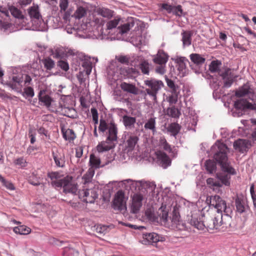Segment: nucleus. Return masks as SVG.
Returning <instances> with one entry per match:
<instances>
[{
	"instance_id": "nucleus-1",
	"label": "nucleus",
	"mask_w": 256,
	"mask_h": 256,
	"mask_svg": "<svg viewBox=\"0 0 256 256\" xmlns=\"http://www.w3.org/2000/svg\"><path fill=\"white\" fill-rule=\"evenodd\" d=\"M228 149L226 146L217 141L211 148V152L214 154V158L220 166L222 172L216 174V178L222 184L230 185V175L236 174L235 170L230 165L228 162L227 153Z\"/></svg>"
},
{
	"instance_id": "nucleus-2",
	"label": "nucleus",
	"mask_w": 256,
	"mask_h": 256,
	"mask_svg": "<svg viewBox=\"0 0 256 256\" xmlns=\"http://www.w3.org/2000/svg\"><path fill=\"white\" fill-rule=\"evenodd\" d=\"M108 130L107 136L105 140L100 142L96 146L98 152H104L113 148L116 145L118 140V128L116 125L113 122H107L104 120L100 119L98 130L104 132Z\"/></svg>"
},
{
	"instance_id": "nucleus-3",
	"label": "nucleus",
	"mask_w": 256,
	"mask_h": 256,
	"mask_svg": "<svg viewBox=\"0 0 256 256\" xmlns=\"http://www.w3.org/2000/svg\"><path fill=\"white\" fill-rule=\"evenodd\" d=\"M235 94L238 98L247 96L250 100L254 102V104H252L243 98L238 100L235 102L234 104V108L236 110H256V102L254 101L256 94L254 90L250 88L249 84H245L240 88L236 90Z\"/></svg>"
},
{
	"instance_id": "nucleus-4",
	"label": "nucleus",
	"mask_w": 256,
	"mask_h": 256,
	"mask_svg": "<svg viewBox=\"0 0 256 256\" xmlns=\"http://www.w3.org/2000/svg\"><path fill=\"white\" fill-rule=\"evenodd\" d=\"M48 176L52 180V184L54 187H62L63 192L65 194L70 193L74 195L76 194L78 186L72 182L71 178H60V175L58 172H50Z\"/></svg>"
},
{
	"instance_id": "nucleus-5",
	"label": "nucleus",
	"mask_w": 256,
	"mask_h": 256,
	"mask_svg": "<svg viewBox=\"0 0 256 256\" xmlns=\"http://www.w3.org/2000/svg\"><path fill=\"white\" fill-rule=\"evenodd\" d=\"M206 202L210 204L211 208L209 210L214 211L216 214L220 212L222 214V212L228 213L232 212L230 208L226 206V202L218 196H208Z\"/></svg>"
},
{
	"instance_id": "nucleus-6",
	"label": "nucleus",
	"mask_w": 256,
	"mask_h": 256,
	"mask_svg": "<svg viewBox=\"0 0 256 256\" xmlns=\"http://www.w3.org/2000/svg\"><path fill=\"white\" fill-rule=\"evenodd\" d=\"M205 217L204 220V228L210 230L218 229L220 226V222H222V214L220 212L216 213L213 210H208L206 213L202 214Z\"/></svg>"
},
{
	"instance_id": "nucleus-7",
	"label": "nucleus",
	"mask_w": 256,
	"mask_h": 256,
	"mask_svg": "<svg viewBox=\"0 0 256 256\" xmlns=\"http://www.w3.org/2000/svg\"><path fill=\"white\" fill-rule=\"evenodd\" d=\"M144 82L146 86H148L146 89V94L154 102H156L157 94L164 86V83L160 80L153 78L145 80Z\"/></svg>"
},
{
	"instance_id": "nucleus-8",
	"label": "nucleus",
	"mask_w": 256,
	"mask_h": 256,
	"mask_svg": "<svg viewBox=\"0 0 256 256\" xmlns=\"http://www.w3.org/2000/svg\"><path fill=\"white\" fill-rule=\"evenodd\" d=\"M201 212L196 208L187 216V220L192 226L198 230H202L204 228V220H201Z\"/></svg>"
},
{
	"instance_id": "nucleus-9",
	"label": "nucleus",
	"mask_w": 256,
	"mask_h": 256,
	"mask_svg": "<svg viewBox=\"0 0 256 256\" xmlns=\"http://www.w3.org/2000/svg\"><path fill=\"white\" fill-rule=\"evenodd\" d=\"M98 188L84 189L78 192V198L86 203H93L98 198Z\"/></svg>"
},
{
	"instance_id": "nucleus-10",
	"label": "nucleus",
	"mask_w": 256,
	"mask_h": 256,
	"mask_svg": "<svg viewBox=\"0 0 256 256\" xmlns=\"http://www.w3.org/2000/svg\"><path fill=\"white\" fill-rule=\"evenodd\" d=\"M12 82L10 84V86L13 90H21L23 85L22 84L23 81L25 86H26L30 84L32 80L30 76L28 74L24 76V77L20 76H14L12 78Z\"/></svg>"
},
{
	"instance_id": "nucleus-11",
	"label": "nucleus",
	"mask_w": 256,
	"mask_h": 256,
	"mask_svg": "<svg viewBox=\"0 0 256 256\" xmlns=\"http://www.w3.org/2000/svg\"><path fill=\"white\" fill-rule=\"evenodd\" d=\"M113 208L115 210H126V200L124 192L118 190L114 196L113 201Z\"/></svg>"
},
{
	"instance_id": "nucleus-12",
	"label": "nucleus",
	"mask_w": 256,
	"mask_h": 256,
	"mask_svg": "<svg viewBox=\"0 0 256 256\" xmlns=\"http://www.w3.org/2000/svg\"><path fill=\"white\" fill-rule=\"evenodd\" d=\"M121 21V18L120 17H116L114 19L108 21L106 24V29L101 28L100 34L99 36L102 38H106L107 36L110 33V30L116 28Z\"/></svg>"
},
{
	"instance_id": "nucleus-13",
	"label": "nucleus",
	"mask_w": 256,
	"mask_h": 256,
	"mask_svg": "<svg viewBox=\"0 0 256 256\" xmlns=\"http://www.w3.org/2000/svg\"><path fill=\"white\" fill-rule=\"evenodd\" d=\"M125 181L130 182L131 184L133 186L138 187V190H142L144 189L147 190H149L150 191H152L156 188V184L152 182L144 180L132 181L130 180H126Z\"/></svg>"
},
{
	"instance_id": "nucleus-14",
	"label": "nucleus",
	"mask_w": 256,
	"mask_h": 256,
	"mask_svg": "<svg viewBox=\"0 0 256 256\" xmlns=\"http://www.w3.org/2000/svg\"><path fill=\"white\" fill-rule=\"evenodd\" d=\"M143 196L138 193L134 194L132 198V202L130 206V212L133 214L138 212L142 206Z\"/></svg>"
},
{
	"instance_id": "nucleus-15",
	"label": "nucleus",
	"mask_w": 256,
	"mask_h": 256,
	"mask_svg": "<svg viewBox=\"0 0 256 256\" xmlns=\"http://www.w3.org/2000/svg\"><path fill=\"white\" fill-rule=\"evenodd\" d=\"M52 156L56 166L63 168L65 166V156L62 152L57 149L53 150Z\"/></svg>"
},
{
	"instance_id": "nucleus-16",
	"label": "nucleus",
	"mask_w": 256,
	"mask_h": 256,
	"mask_svg": "<svg viewBox=\"0 0 256 256\" xmlns=\"http://www.w3.org/2000/svg\"><path fill=\"white\" fill-rule=\"evenodd\" d=\"M250 146V142L246 140L238 139L234 143V149L242 153L247 151Z\"/></svg>"
},
{
	"instance_id": "nucleus-17",
	"label": "nucleus",
	"mask_w": 256,
	"mask_h": 256,
	"mask_svg": "<svg viewBox=\"0 0 256 256\" xmlns=\"http://www.w3.org/2000/svg\"><path fill=\"white\" fill-rule=\"evenodd\" d=\"M172 223V226L174 228H176L180 230H183L186 228L185 224L180 220L179 214L175 211L173 212Z\"/></svg>"
},
{
	"instance_id": "nucleus-18",
	"label": "nucleus",
	"mask_w": 256,
	"mask_h": 256,
	"mask_svg": "<svg viewBox=\"0 0 256 256\" xmlns=\"http://www.w3.org/2000/svg\"><path fill=\"white\" fill-rule=\"evenodd\" d=\"M162 8L166 10L168 13H172L178 16H181L183 14L182 6L180 5L172 6L166 4H162Z\"/></svg>"
},
{
	"instance_id": "nucleus-19",
	"label": "nucleus",
	"mask_w": 256,
	"mask_h": 256,
	"mask_svg": "<svg viewBox=\"0 0 256 256\" xmlns=\"http://www.w3.org/2000/svg\"><path fill=\"white\" fill-rule=\"evenodd\" d=\"M224 82V86L225 88H230L234 82V78L233 74H232L231 70L230 68L226 69L225 71L220 74Z\"/></svg>"
},
{
	"instance_id": "nucleus-20",
	"label": "nucleus",
	"mask_w": 256,
	"mask_h": 256,
	"mask_svg": "<svg viewBox=\"0 0 256 256\" xmlns=\"http://www.w3.org/2000/svg\"><path fill=\"white\" fill-rule=\"evenodd\" d=\"M158 160L160 162L162 166L166 168L171 164V160L169 156L164 152L158 150L156 152Z\"/></svg>"
},
{
	"instance_id": "nucleus-21",
	"label": "nucleus",
	"mask_w": 256,
	"mask_h": 256,
	"mask_svg": "<svg viewBox=\"0 0 256 256\" xmlns=\"http://www.w3.org/2000/svg\"><path fill=\"white\" fill-rule=\"evenodd\" d=\"M169 56L162 50H159L154 56L153 61L156 64H166Z\"/></svg>"
},
{
	"instance_id": "nucleus-22",
	"label": "nucleus",
	"mask_w": 256,
	"mask_h": 256,
	"mask_svg": "<svg viewBox=\"0 0 256 256\" xmlns=\"http://www.w3.org/2000/svg\"><path fill=\"white\" fill-rule=\"evenodd\" d=\"M138 138L136 136H130L124 142L125 150L128 152L133 150L138 143Z\"/></svg>"
},
{
	"instance_id": "nucleus-23",
	"label": "nucleus",
	"mask_w": 256,
	"mask_h": 256,
	"mask_svg": "<svg viewBox=\"0 0 256 256\" xmlns=\"http://www.w3.org/2000/svg\"><path fill=\"white\" fill-rule=\"evenodd\" d=\"M160 146L166 152H168L170 156L174 157L177 154V152L174 147L171 146L167 142L164 138H161L160 140Z\"/></svg>"
},
{
	"instance_id": "nucleus-24",
	"label": "nucleus",
	"mask_w": 256,
	"mask_h": 256,
	"mask_svg": "<svg viewBox=\"0 0 256 256\" xmlns=\"http://www.w3.org/2000/svg\"><path fill=\"white\" fill-rule=\"evenodd\" d=\"M28 14L32 20H40L42 18L38 6H34L28 9Z\"/></svg>"
},
{
	"instance_id": "nucleus-25",
	"label": "nucleus",
	"mask_w": 256,
	"mask_h": 256,
	"mask_svg": "<svg viewBox=\"0 0 256 256\" xmlns=\"http://www.w3.org/2000/svg\"><path fill=\"white\" fill-rule=\"evenodd\" d=\"M38 96L40 102L43 103L44 105L48 108L50 107L52 101V98L46 94L44 90H40Z\"/></svg>"
},
{
	"instance_id": "nucleus-26",
	"label": "nucleus",
	"mask_w": 256,
	"mask_h": 256,
	"mask_svg": "<svg viewBox=\"0 0 256 256\" xmlns=\"http://www.w3.org/2000/svg\"><path fill=\"white\" fill-rule=\"evenodd\" d=\"M120 88L124 91L134 95L138 93V89L135 85L123 82L120 84Z\"/></svg>"
},
{
	"instance_id": "nucleus-27",
	"label": "nucleus",
	"mask_w": 256,
	"mask_h": 256,
	"mask_svg": "<svg viewBox=\"0 0 256 256\" xmlns=\"http://www.w3.org/2000/svg\"><path fill=\"white\" fill-rule=\"evenodd\" d=\"M144 238L150 243L163 242L165 240V238L164 237L160 236L158 234L154 232L145 234Z\"/></svg>"
},
{
	"instance_id": "nucleus-28",
	"label": "nucleus",
	"mask_w": 256,
	"mask_h": 256,
	"mask_svg": "<svg viewBox=\"0 0 256 256\" xmlns=\"http://www.w3.org/2000/svg\"><path fill=\"white\" fill-rule=\"evenodd\" d=\"M90 22L92 26H96V28H100V29L103 28L102 26L104 25V21L100 16L95 13V14L92 16V19L91 20ZM100 34V32L98 34V36Z\"/></svg>"
},
{
	"instance_id": "nucleus-29",
	"label": "nucleus",
	"mask_w": 256,
	"mask_h": 256,
	"mask_svg": "<svg viewBox=\"0 0 256 256\" xmlns=\"http://www.w3.org/2000/svg\"><path fill=\"white\" fill-rule=\"evenodd\" d=\"M95 13L101 17L110 19L113 16L114 12L104 8H100L96 10Z\"/></svg>"
},
{
	"instance_id": "nucleus-30",
	"label": "nucleus",
	"mask_w": 256,
	"mask_h": 256,
	"mask_svg": "<svg viewBox=\"0 0 256 256\" xmlns=\"http://www.w3.org/2000/svg\"><path fill=\"white\" fill-rule=\"evenodd\" d=\"M183 47L190 46L192 44V33L190 31L184 30L182 34Z\"/></svg>"
},
{
	"instance_id": "nucleus-31",
	"label": "nucleus",
	"mask_w": 256,
	"mask_h": 256,
	"mask_svg": "<svg viewBox=\"0 0 256 256\" xmlns=\"http://www.w3.org/2000/svg\"><path fill=\"white\" fill-rule=\"evenodd\" d=\"M8 10H10L11 14L14 17L18 19V21H24V16L22 14V12L17 8L14 6H10L8 8Z\"/></svg>"
},
{
	"instance_id": "nucleus-32",
	"label": "nucleus",
	"mask_w": 256,
	"mask_h": 256,
	"mask_svg": "<svg viewBox=\"0 0 256 256\" xmlns=\"http://www.w3.org/2000/svg\"><path fill=\"white\" fill-rule=\"evenodd\" d=\"M176 62L178 64V70L184 74L185 72L186 62L188 60L184 57H178L176 58Z\"/></svg>"
},
{
	"instance_id": "nucleus-33",
	"label": "nucleus",
	"mask_w": 256,
	"mask_h": 256,
	"mask_svg": "<svg viewBox=\"0 0 256 256\" xmlns=\"http://www.w3.org/2000/svg\"><path fill=\"white\" fill-rule=\"evenodd\" d=\"M158 219L160 218L164 222H166L168 220V210L166 205L162 204L161 207L158 209V214H157Z\"/></svg>"
},
{
	"instance_id": "nucleus-34",
	"label": "nucleus",
	"mask_w": 256,
	"mask_h": 256,
	"mask_svg": "<svg viewBox=\"0 0 256 256\" xmlns=\"http://www.w3.org/2000/svg\"><path fill=\"white\" fill-rule=\"evenodd\" d=\"M235 204L237 212L241 214L245 211L246 205L242 197L236 196L235 200Z\"/></svg>"
},
{
	"instance_id": "nucleus-35",
	"label": "nucleus",
	"mask_w": 256,
	"mask_h": 256,
	"mask_svg": "<svg viewBox=\"0 0 256 256\" xmlns=\"http://www.w3.org/2000/svg\"><path fill=\"white\" fill-rule=\"evenodd\" d=\"M230 213H224V215L222 214V222L219 220V222H220V224L222 228H228L231 226L232 218L230 216Z\"/></svg>"
},
{
	"instance_id": "nucleus-36",
	"label": "nucleus",
	"mask_w": 256,
	"mask_h": 256,
	"mask_svg": "<svg viewBox=\"0 0 256 256\" xmlns=\"http://www.w3.org/2000/svg\"><path fill=\"white\" fill-rule=\"evenodd\" d=\"M190 60L196 64L200 66L204 64L206 59L198 54H192L190 55Z\"/></svg>"
},
{
	"instance_id": "nucleus-37",
	"label": "nucleus",
	"mask_w": 256,
	"mask_h": 256,
	"mask_svg": "<svg viewBox=\"0 0 256 256\" xmlns=\"http://www.w3.org/2000/svg\"><path fill=\"white\" fill-rule=\"evenodd\" d=\"M241 122L244 125L249 124L250 122L252 124V137L254 140L256 141V118H251L248 120H242Z\"/></svg>"
},
{
	"instance_id": "nucleus-38",
	"label": "nucleus",
	"mask_w": 256,
	"mask_h": 256,
	"mask_svg": "<svg viewBox=\"0 0 256 256\" xmlns=\"http://www.w3.org/2000/svg\"><path fill=\"white\" fill-rule=\"evenodd\" d=\"M156 118H150L145 123L144 128L146 130H149L152 131L153 134L156 132Z\"/></svg>"
},
{
	"instance_id": "nucleus-39",
	"label": "nucleus",
	"mask_w": 256,
	"mask_h": 256,
	"mask_svg": "<svg viewBox=\"0 0 256 256\" xmlns=\"http://www.w3.org/2000/svg\"><path fill=\"white\" fill-rule=\"evenodd\" d=\"M13 230L16 234L24 235L29 234L31 230L26 226L20 225L14 228Z\"/></svg>"
},
{
	"instance_id": "nucleus-40",
	"label": "nucleus",
	"mask_w": 256,
	"mask_h": 256,
	"mask_svg": "<svg viewBox=\"0 0 256 256\" xmlns=\"http://www.w3.org/2000/svg\"><path fill=\"white\" fill-rule=\"evenodd\" d=\"M89 162L90 164V166H91L90 168H93L94 170V168H98L100 167V158L96 156L94 154H91L90 155Z\"/></svg>"
},
{
	"instance_id": "nucleus-41",
	"label": "nucleus",
	"mask_w": 256,
	"mask_h": 256,
	"mask_svg": "<svg viewBox=\"0 0 256 256\" xmlns=\"http://www.w3.org/2000/svg\"><path fill=\"white\" fill-rule=\"evenodd\" d=\"M123 123L126 128H132L136 123V120L134 117L124 116L122 118Z\"/></svg>"
},
{
	"instance_id": "nucleus-42",
	"label": "nucleus",
	"mask_w": 256,
	"mask_h": 256,
	"mask_svg": "<svg viewBox=\"0 0 256 256\" xmlns=\"http://www.w3.org/2000/svg\"><path fill=\"white\" fill-rule=\"evenodd\" d=\"M222 62L218 60H212L209 65V70L211 72H219Z\"/></svg>"
},
{
	"instance_id": "nucleus-43",
	"label": "nucleus",
	"mask_w": 256,
	"mask_h": 256,
	"mask_svg": "<svg viewBox=\"0 0 256 256\" xmlns=\"http://www.w3.org/2000/svg\"><path fill=\"white\" fill-rule=\"evenodd\" d=\"M62 132L63 138L66 140L71 141L74 140L76 137V134L72 130L68 128L66 130H64V129H62Z\"/></svg>"
},
{
	"instance_id": "nucleus-44",
	"label": "nucleus",
	"mask_w": 256,
	"mask_h": 256,
	"mask_svg": "<svg viewBox=\"0 0 256 256\" xmlns=\"http://www.w3.org/2000/svg\"><path fill=\"white\" fill-rule=\"evenodd\" d=\"M145 214L149 220L153 222L158 221V216L154 212V210L152 208H147L145 212Z\"/></svg>"
},
{
	"instance_id": "nucleus-45",
	"label": "nucleus",
	"mask_w": 256,
	"mask_h": 256,
	"mask_svg": "<svg viewBox=\"0 0 256 256\" xmlns=\"http://www.w3.org/2000/svg\"><path fill=\"white\" fill-rule=\"evenodd\" d=\"M134 26V22L132 21L122 25L118 28V32L121 34L126 33Z\"/></svg>"
},
{
	"instance_id": "nucleus-46",
	"label": "nucleus",
	"mask_w": 256,
	"mask_h": 256,
	"mask_svg": "<svg viewBox=\"0 0 256 256\" xmlns=\"http://www.w3.org/2000/svg\"><path fill=\"white\" fill-rule=\"evenodd\" d=\"M166 114L169 116L176 118H178L180 115V111L176 107L172 106L168 108L166 110Z\"/></svg>"
},
{
	"instance_id": "nucleus-47",
	"label": "nucleus",
	"mask_w": 256,
	"mask_h": 256,
	"mask_svg": "<svg viewBox=\"0 0 256 256\" xmlns=\"http://www.w3.org/2000/svg\"><path fill=\"white\" fill-rule=\"evenodd\" d=\"M94 174V170L93 168H90L82 177L84 184L90 182Z\"/></svg>"
},
{
	"instance_id": "nucleus-48",
	"label": "nucleus",
	"mask_w": 256,
	"mask_h": 256,
	"mask_svg": "<svg viewBox=\"0 0 256 256\" xmlns=\"http://www.w3.org/2000/svg\"><path fill=\"white\" fill-rule=\"evenodd\" d=\"M205 167L206 170L210 174L214 172L216 168V163L210 160H206L205 162Z\"/></svg>"
},
{
	"instance_id": "nucleus-49",
	"label": "nucleus",
	"mask_w": 256,
	"mask_h": 256,
	"mask_svg": "<svg viewBox=\"0 0 256 256\" xmlns=\"http://www.w3.org/2000/svg\"><path fill=\"white\" fill-rule=\"evenodd\" d=\"M168 130L172 136H175L180 130V126L178 124L172 123L168 126Z\"/></svg>"
},
{
	"instance_id": "nucleus-50",
	"label": "nucleus",
	"mask_w": 256,
	"mask_h": 256,
	"mask_svg": "<svg viewBox=\"0 0 256 256\" xmlns=\"http://www.w3.org/2000/svg\"><path fill=\"white\" fill-rule=\"evenodd\" d=\"M44 68L47 70H51L55 66L54 62L50 58H46L42 60Z\"/></svg>"
},
{
	"instance_id": "nucleus-51",
	"label": "nucleus",
	"mask_w": 256,
	"mask_h": 256,
	"mask_svg": "<svg viewBox=\"0 0 256 256\" xmlns=\"http://www.w3.org/2000/svg\"><path fill=\"white\" fill-rule=\"evenodd\" d=\"M172 94L166 98L167 101L170 103V104H175L178 102V95L180 91H176V92H171Z\"/></svg>"
},
{
	"instance_id": "nucleus-52",
	"label": "nucleus",
	"mask_w": 256,
	"mask_h": 256,
	"mask_svg": "<svg viewBox=\"0 0 256 256\" xmlns=\"http://www.w3.org/2000/svg\"><path fill=\"white\" fill-rule=\"evenodd\" d=\"M86 14V9L82 6H80L74 12V16L75 17V18L80 19L84 16H85Z\"/></svg>"
},
{
	"instance_id": "nucleus-53",
	"label": "nucleus",
	"mask_w": 256,
	"mask_h": 256,
	"mask_svg": "<svg viewBox=\"0 0 256 256\" xmlns=\"http://www.w3.org/2000/svg\"><path fill=\"white\" fill-rule=\"evenodd\" d=\"M82 66L84 68L86 75L88 76L92 72V63L88 60H84L82 64Z\"/></svg>"
},
{
	"instance_id": "nucleus-54",
	"label": "nucleus",
	"mask_w": 256,
	"mask_h": 256,
	"mask_svg": "<svg viewBox=\"0 0 256 256\" xmlns=\"http://www.w3.org/2000/svg\"><path fill=\"white\" fill-rule=\"evenodd\" d=\"M149 64L146 61L142 62L140 64V68L142 72L144 74H148L149 73Z\"/></svg>"
},
{
	"instance_id": "nucleus-55",
	"label": "nucleus",
	"mask_w": 256,
	"mask_h": 256,
	"mask_svg": "<svg viewBox=\"0 0 256 256\" xmlns=\"http://www.w3.org/2000/svg\"><path fill=\"white\" fill-rule=\"evenodd\" d=\"M166 82L168 86L171 89V92H175L176 91H180L178 86L176 85L172 80L167 78Z\"/></svg>"
},
{
	"instance_id": "nucleus-56",
	"label": "nucleus",
	"mask_w": 256,
	"mask_h": 256,
	"mask_svg": "<svg viewBox=\"0 0 256 256\" xmlns=\"http://www.w3.org/2000/svg\"><path fill=\"white\" fill-rule=\"evenodd\" d=\"M90 112L92 117V120L94 124V126H96V124L98 122V115L97 110L92 108L90 109Z\"/></svg>"
},
{
	"instance_id": "nucleus-57",
	"label": "nucleus",
	"mask_w": 256,
	"mask_h": 256,
	"mask_svg": "<svg viewBox=\"0 0 256 256\" xmlns=\"http://www.w3.org/2000/svg\"><path fill=\"white\" fill-rule=\"evenodd\" d=\"M14 162L16 164L18 165L22 168L26 166L27 164L26 160L22 157L16 160Z\"/></svg>"
},
{
	"instance_id": "nucleus-58",
	"label": "nucleus",
	"mask_w": 256,
	"mask_h": 256,
	"mask_svg": "<svg viewBox=\"0 0 256 256\" xmlns=\"http://www.w3.org/2000/svg\"><path fill=\"white\" fill-rule=\"evenodd\" d=\"M159 66L156 68V73L163 74L166 72V64H158Z\"/></svg>"
},
{
	"instance_id": "nucleus-59",
	"label": "nucleus",
	"mask_w": 256,
	"mask_h": 256,
	"mask_svg": "<svg viewBox=\"0 0 256 256\" xmlns=\"http://www.w3.org/2000/svg\"><path fill=\"white\" fill-rule=\"evenodd\" d=\"M58 66L64 70L66 72L69 69V65L68 63L64 60H60L58 62Z\"/></svg>"
},
{
	"instance_id": "nucleus-60",
	"label": "nucleus",
	"mask_w": 256,
	"mask_h": 256,
	"mask_svg": "<svg viewBox=\"0 0 256 256\" xmlns=\"http://www.w3.org/2000/svg\"><path fill=\"white\" fill-rule=\"evenodd\" d=\"M24 93L30 97H33L34 95V89L30 86H28L24 88Z\"/></svg>"
},
{
	"instance_id": "nucleus-61",
	"label": "nucleus",
	"mask_w": 256,
	"mask_h": 256,
	"mask_svg": "<svg viewBox=\"0 0 256 256\" xmlns=\"http://www.w3.org/2000/svg\"><path fill=\"white\" fill-rule=\"evenodd\" d=\"M68 4V0H60V7L61 11H66Z\"/></svg>"
},
{
	"instance_id": "nucleus-62",
	"label": "nucleus",
	"mask_w": 256,
	"mask_h": 256,
	"mask_svg": "<svg viewBox=\"0 0 256 256\" xmlns=\"http://www.w3.org/2000/svg\"><path fill=\"white\" fill-rule=\"evenodd\" d=\"M29 182L34 186H38L40 184V178H34V176H32L30 178Z\"/></svg>"
},
{
	"instance_id": "nucleus-63",
	"label": "nucleus",
	"mask_w": 256,
	"mask_h": 256,
	"mask_svg": "<svg viewBox=\"0 0 256 256\" xmlns=\"http://www.w3.org/2000/svg\"><path fill=\"white\" fill-rule=\"evenodd\" d=\"M11 26V24L7 22H2L1 19H0V28L4 29V30H6L8 28H10Z\"/></svg>"
},
{
	"instance_id": "nucleus-64",
	"label": "nucleus",
	"mask_w": 256,
	"mask_h": 256,
	"mask_svg": "<svg viewBox=\"0 0 256 256\" xmlns=\"http://www.w3.org/2000/svg\"><path fill=\"white\" fill-rule=\"evenodd\" d=\"M107 228L105 226L98 225L96 228V231L98 233L104 234Z\"/></svg>"
}]
</instances>
